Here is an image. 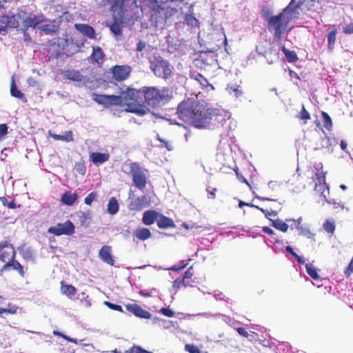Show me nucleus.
I'll return each instance as SVG.
<instances>
[{"mask_svg":"<svg viewBox=\"0 0 353 353\" xmlns=\"http://www.w3.org/2000/svg\"><path fill=\"white\" fill-rule=\"evenodd\" d=\"M176 113L180 119L196 127H205L212 117L210 109L190 98L179 104Z\"/></svg>","mask_w":353,"mask_h":353,"instance_id":"obj_1","label":"nucleus"},{"mask_svg":"<svg viewBox=\"0 0 353 353\" xmlns=\"http://www.w3.org/2000/svg\"><path fill=\"white\" fill-rule=\"evenodd\" d=\"M143 108L148 106L156 108L161 103L168 102L172 97V92L169 88L158 89L155 87L142 88Z\"/></svg>","mask_w":353,"mask_h":353,"instance_id":"obj_2","label":"nucleus"},{"mask_svg":"<svg viewBox=\"0 0 353 353\" xmlns=\"http://www.w3.org/2000/svg\"><path fill=\"white\" fill-rule=\"evenodd\" d=\"M123 105L125 110L129 112L136 113L139 115H143L145 110L143 108V92L142 88L135 89L127 87L124 90L121 91Z\"/></svg>","mask_w":353,"mask_h":353,"instance_id":"obj_3","label":"nucleus"},{"mask_svg":"<svg viewBox=\"0 0 353 353\" xmlns=\"http://www.w3.org/2000/svg\"><path fill=\"white\" fill-rule=\"evenodd\" d=\"M290 5L284 8L277 15L270 17L268 23V28L270 32L273 33L274 37L281 39L284 34L288 32V26L290 21V18L288 17L290 12Z\"/></svg>","mask_w":353,"mask_h":353,"instance_id":"obj_4","label":"nucleus"},{"mask_svg":"<svg viewBox=\"0 0 353 353\" xmlns=\"http://www.w3.org/2000/svg\"><path fill=\"white\" fill-rule=\"evenodd\" d=\"M150 68L158 77L168 79L172 74L169 62L161 57H154L153 61H150Z\"/></svg>","mask_w":353,"mask_h":353,"instance_id":"obj_5","label":"nucleus"},{"mask_svg":"<svg viewBox=\"0 0 353 353\" xmlns=\"http://www.w3.org/2000/svg\"><path fill=\"white\" fill-rule=\"evenodd\" d=\"M130 174L134 185L139 190H143L147 184L145 170L138 163L130 164Z\"/></svg>","mask_w":353,"mask_h":353,"instance_id":"obj_6","label":"nucleus"},{"mask_svg":"<svg viewBox=\"0 0 353 353\" xmlns=\"http://www.w3.org/2000/svg\"><path fill=\"white\" fill-rule=\"evenodd\" d=\"M132 71V67L127 64L115 65L110 68V72L112 74L111 79L114 82L126 81L130 77Z\"/></svg>","mask_w":353,"mask_h":353,"instance_id":"obj_7","label":"nucleus"},{"mask_svg":"<svg viewBox=\"0 0 353 353\" xmlns=\"http://www.w3.org/2000/svg\"><path fill=\"white\" fill-rule=\"evenodd\" d=\"M314 182V191L316 193L319 194L320 196L327 203H330V201L327 200V196L330 194V189L325 182V173L319 171L316 172Z\"/></svg>","mask_w":353,"mask_h":353,"instance_id":"obj_8","label":"nucleus"},{"mask_svg":"<svg viewBox=\"0 0 353 353\" xmlns=\"http://www.w3.org/2000/svg\"><path fill=\"white\" fill-rule=\"evenodd\" d=\"M48 232L55 236L72 235L74 233V225L70 220L63 223H57L48 229Z\"/></svg>","mask_w":353,"mask_h":353,"instance_id":"obj_9","label":"nucleus"},{"mask_svg":"<svg viewBox=\"0 0 353 353\" xmlns=\"http://www.w3.org/2000/svg\"><path fill=\"white\" fill-rule=\"evenodd\" d=\"M16 250L12 243L8 241H0V261L4 264L12 259L16 257Z\"/></svg>","mask_w":353,"mask_h":353,"instance_id":"obj_10","label":"nucleus"},{"mask_svg":"<svg viewBox=\"0 0 353 353\" xmlns=\"http://www.w3.org/2000/svg\"><path fill=\"white\" fill-rule=\"evenodd\" d=\"M194 275L193 267L190 266L185 272L183 277L176 279L173 283L174 288H180L182 287L193 286L194 280L192 279Z\"/></svg>","mask_w":353,"mask_h":353,"instance_id":"obj_11","label":"nucleus"},{"mask_svg":"<svg viewBox=\"0 0 353 353\" xmlns=\"http://www.w3.org/2000/svg\"><path fill=\"white\" fill-rule=\"evenodd\" d=\"M150 203V199L146 195H142L132 199L128 204V208L131 211H140L148 207Z\"/></svg>","mask_w":353,"mask_h":353,"instance_id":"obj_12","label":"nucleus"},{"mask_svg":"<svg viewBox=\"0 0 353 353\" xmlns=\"http://www.w3.org/2000/svg\"><path fill=\"white\" fill-rule=\"evenodd\" d=\"M16 257H12L11 259L8 261L1 268L0 272H4L10 270H14L18 272V274L21 276H25V271L23 270V265L17 260H15Z\"/></svg>","mask_w":353,"mask_h":353,"instance_id":"obj_13","label":"nucleus"},{"mask_svg":"<svg viewBox=\"0 0 353 353\" xmlns=\"http://www.w3.org/2000/svg\"><path fill=\"white\" fill-rule=\"evenodd\" d=\"M125 307L129 312L134 314L137 317L149 319L152 316V314L148 311L143 309L136 303L127 304Z\"/></svg>","mask_w":353,"mask_h":353,"instance_id":"obj_14","label":"nucleus"},{"mask_svg":"<svg viewBox=\"0 0 353 353\" xmlns=\"http://www.w3.org/2000/svg\"><path fill=\"white\" fill-rule=\"evenodd\" d=\"M100 259L110 265H114V260L111 254V247L110 245H103L99 252Z\"/></svg>","mask_w":353,"mask_h":353,"instance_id":"obj_15","label":"nucleus"},{"mask_svg":"<svg viewBox=\"0 0 353 353\" xmlns=\"http://www.w3.org/2000/svg\"><path fill=\"white\" fill-rule=\"evenodd\" d=\"M74 27L78 31L88 38H95V31L92 26L84 23H77L74 25Z\"/></svg>","mask_w":353,"mask_h":353,"instance_id":"obj_16","label":"nucleus"},{"mask_svg":"<svg viewBox=\"0 0 353 353\" xmlns=\"http://www.w3.org/2000/svg\"><path fill=\"white\" fill-rule=\"evenodd\" d=\"M157 224L161 229L174 228L176 226L172 219L161 214H159Z\"/></svg>","mask_w":353,"mask_h":353,"instance_id":"obj_17","label":"nucleus"},{"mask_svg":"<svg viewBox=\"0 0 353 353\" xmlns=\"http://www.w3.org/2000/svg\"><path fill=\"white\" fill-rule=\"evenodd\" d=\"M90 159L94 164L99 165L108 161L110 159V155L108 153L92 152L90 154Z\"/></svg>","mask_w":353,"mask_h":353,"instance_id":"obj_18","label":"nucleus"},{"mask_svg":"<svg viewBox=\"0 0 353 353\" xmlns=\"http://www.w3.org/2000/svg\"><path fill=\"white\" fill-rule=\"evenodd\" d=\"M159 213L154 210H147L143 213L142 221L146 225H150L155 221L157 222Z\"/></svg>","mask_w":353,"mask_h":353,"instance_id":"obj_19","label":"nucleus"},{"mask_svg":"<svg viewBox=\"0 0 353 353\" xmlns=\"http://www.w3.org/2000/svg\"><path fill=\"white\" fill-rule=\"evenodd\" d=\"M43 21V16H35V15H29L23 21L24 27L26 29L28 28H34L37 25L41 23Z\"/></svg>","mask_w":353,"mask_h":353,"instance_id":"obj_20","label":"nucleus"},{"mask_svg":"<svg viewBox=\"0 0 353 353\" xmlns=\"http://www.w3.org/2000/svg\"><path fill=\"white\" fill-rule=\"evenodd\" d=\"M134 235L141 241H145L150 239L152 236L151 232L149 229L145 228H138L134 232Z\"/></svg>","mask_w":353,"mask_h":353,"instance_id":"obj_21","label":"nucleus"},{"mask_svg":"<svg viewBox=\"0 0 353 353\" xmlns=\"http://www.w3.org/2000/svg\"><path fill=\"white\" fill-rule=\"evenodd\" d=\"M61 292L63 294L72 297L77 293V289L72 285L65 284L63 281H61Z\"/></svg>","mask_w":353,"mask_h":353,"instance_id":"obj_22","label":"nucleus"},{"mask_svg":"<svg viewBox=\"0 0 353 353\" xmlns=\"http://www.w3.org/2000/svg\"><path fill=\"white\" fill-rule=\"evenodd\" d=\"M63 75L65 79L74 81H81L83 79L81 72L75 70H65L63 72Z\"/></svg>","mask_w":353,"mask_h":353,"instance_id":"obj_23","label":"nucleus"},{"mask_svg":"<svg viewBox=\"0 0 353 353\" xmlns=\"http://www.w3.org/2000/svg\"><path fill=\"white\" fill-rule=\"evenodd\" d=\"M78 199L77 193H71L70 192H64L61 196V201L67 205H72Z\"/></svg>","mask_w":353,"mask_h":353,"instance_id":"obj_24","label":"nucleus"},{"mask_svg":"<svg viewBox=\"0 0 353 353\" xmlns=\"http://www.w3.org/2000/svg\"><path fill=\"white\" fill-rule=\"evenodd\" d=\"M337 34V29L335 26H333V28L331 31L328 32L327 34V48L330 51H332L334 48V45L336 42Z\"/></svg>","mask_w":353,"mask_h":353,"instance_id":"obj_25","label":"nucleus"},{"mask_svg":"<svg viewBox=\"0 0 353 353\" xmlns=\"http://www.w3.org/2000/svg\"><path fill=\"white\" fill-rule=\"evenodd\" d=\"M50 137H52L55 140L63 141L65 142H71L74 141L73 134L72 131H66L63 135L52 134L50 132H49Z\"/></svg>","mask_w":353,"mask_h":353,"instance_id":"obj_26","label":"nucleus"},{"mask_svg":"<svg viewBox=\"0 0 353 353\" xmlns=\"http://www.w3.org/2000/svg\"><path fill=\"white\" fill-rule=\"evenodd\" d=\"M119 209V205L117 199L115 197H111L108 203V212L111 215H114L118 212Z\"/></svg>","mask_w":353,"mask_h":353,"instance_id":"obj_27","label":"nucleus"},{"mask_svg":"<svg viewBox=\"0 0 353 353\" xmlns=\"http://www.w3.org/2000/svg\"><path fill=\"white\" fill-rule=\"evenodd\" d=\"M92 99L97 103L103 105L105 108H109L108 95L94 93Z\"/></svg>","mask_w":353,"mask_h":353,"instance_id":"obj_28","label":"nucleus"},{"mask_svg":"<svg viewBox=\"0 0 353 353\" xmlns=\"http://www.w3.org/2000/svg\"><path fill=\"white\" fill-rule=\"evenodd\" d=\"M191 77L195 79L196 81H198L203 88H206L208 86H210L212 89H214L212 85L210 84L208 79L205 77H204L201 74L194 73L191 74Z\"/></svg>","mask_w":353,"mask_h":353,"instance_id":"obj_29","label":"nucleus"},{"mask_svg":"<svg viewBox=\"0 0 353 353\" xmlns=\"http://www.w3.org/2000/svg\"><path fill=\"white\" fill-rule=\"evenodd\" d=\"M1 22L4 23L3 28H16L18 26V22L16 21L15 16L8 17L3 15Z\"/></svg>","mask_w":353,"mask_h":353,"instance_id":"obj_30","label":"nucleus"},{"mask_svg":"<svg viewBox=\"0 0 353 353\" xmlns=\"http://www.w3.org/2000/svg\"><path fill=\"white\" fill-rule=\"evenodd\" d=\"M10 94L12 97L21 99L23 102L27 101L24 94L17 88L14 81H12L10 86Z\"/></svg>","mask_w":353,"mask_h":353,"instance_id":"obj_31","label":"nucleus"},{"mask_svg":"<svg viewBox=\"0 0 353 353\" xmlns=\"http://www.w3.org/2000/svg\"><path fill=\"white\" fill-rule=\"evenodd\" d=\"M281 51L284 53L286 59L289 62H296L298 60V57L294 50H289L283 46L281 47Z\"/></svg>","mask_w":353,"mask_h":353,"instance_id":"obj_32","label":"nucleus"},{"mask_svg":"<svg viewBox=\"0 0 353 353\" xmlns=\"http://www.w3.org/2000/svg\"><path fill=\"white\" fill-rule=\"evenodd\" d=\"M109 107L112 105H123L122 93L120 95H108Z\"/></svg>","mask_w":353,"mask_h":353,"instance_id":"obj_33","label":"nucleus"},{"mask_svg":"<svg viewBox=\"0 0 353 353\" xmlns=\"http://www.w3.org/2000/svg\"><path fill=\"white\" fill-rule=\"evenodd\" d=\"M91 57L95 62L99 63L103 59L104 53L100 47H93Z\"/></svg>","mask_w":353,"mask_h":353,"instance_id":"obj_34","label":"nucleus"},{"mask_svg":"<svg viewBox=\"0 0 353 353\" xmlns=\"http://www.w3.org/2000/svg\"><path fill=\"white\" fill-rule=\"evenodd\" d=\"M306 272L314 280H319L320 276L319 275L316 268L311 263L305 264Z\"/></svg>","mask_w":353,"mask_h":353,"instance_id":"obj_35","label":"nucleus"},{"mask_svg":"<svg viewBox=\"0 0 353 353\" xmlns=\"http://www.w3.org/2000/svg\"><path fill=\"white\" fill-rule=\"evenodd\" d=\"M52 334L54 335V336H60L63 339H64L65 340H66L68 342H71L72 343H74V344H79L80 343L81 345H83V346H85L87 345V344H85V343H82V341L83 340H80V341H78L77 339H73V338H70V336H66L58 331H55L54 330Z\"/></svg>","mask_w":353,"mask_h":353,"instance_id":"obj_36","label":"nucleus"},{"mask_svg":"<svg viewBox=\"0 0 353 353\" xmlns=\"http://www.w3.org/2000/svg\"><path fill=\"white\" fill-rule=\"evenodd\" d=\"M272 226L283 232H286L288 230V225L280 219L274 220L272 222Z\"/></svg>","mask_w":353,"mask_h":353,"instance_id":"obj_37","label":"nucleus"},{"mask_svg":"<svg viewBox=\"0 0 353 353\" xmlns=\"http://www.w3.org/2000/svg\"><path fill=\"white\" fill-rule=\"evenodd\" d=\"M321 116H322L323 126L327 130H330L332 128V121L331 117L329 116V114L327 112H325L324 111L321 112Z\"/></svg>","mask_w":353,"mask_h":353,"instance_id":"obj_38","label":"nucleus"},{"mask_svg":"<svg viewBox=\"0 0 353 353\" xmlns=\"http://www.w3.org/2000/svg\"><path fill=\"white\" fill-rule=\"evenodd\" d=\"M297 117L304 121V123H307V121L311 119L310 113L307 111L304 105H302V108Z\"/></svg>","mask_w":353,"mask_h":353,"instance_id":"obj_39","label":"nucleus"},{"mask_svg":"<svg viewBox=\"0 0 353 353\" xmlns=\"http://www.w3.org/2000/svg\"><path fill=\"white\" fill-rule=\"evenodd\" d=\"M323 229L330 234H334L336 226L334 222L333 221H330L329 219L326 220L323 225Z\"/></svg>","mask_w":353,"mask_h":353,"instance_id":"obj_40","label":"nucleus"},{"mask_svg":"<svg viewBox=\"0 0 353 353\" xmlns=\"http://www.w3.org/2000/svg\"><path fill=\"white\" fill-rule=\"evenodd\" d=\"M98 197V193L96 191L90 192L84 199V203L87 205H91L92 202Z\"/></svg>","mask_w":353,"mask_h":353,"instance_id":"obj_41","label":"nucleus"},{"mask_svg":"<svg viewBox=\"0 0 353 353\" xmlns=\"http://www.w3.org/2000/svg\"><path fill=\"white\" fill-rule=\"evenodd\" d=\"M110 29L112 33L115 35H121V26L119 22L114 21L112 24L110 26Z\"/></svg>","mask_w":353,"mask_h":353,"instance_id":"obj_42","label":"nucleus"},{"mask_svg":"<svg viewBox=\"0 0 353 353\" xmlns=\"http://www.w3.org/2000/svg\"><path fill=\"white\" fill-rule=\"evenodd\" d=\"M185 350L189 353H201L199 347L193 344H186Z\"/></svg>","mask_w":353,"mask_h":353,"instance_id":"obj_43","label":"nucleus"},{"mask_svg":"<svg viewBox=\"0 0 353 353\" xmlns=\"http://www.w3.org/2000/svg\"><path fill=\"white\" fill-rule=\"evenodd\" d=\"M104 305H105L107 307H108L110 309L112 310L119 311L120 312H123L122 307L119 305L112 303L109 301H105Z\"/></svg>","mask_w":353,"mask_h":353,"instance_id":"obj_44","label":"nucleus"},{"mask_svg":"<svg viewBox=\"0 0 353 353\" xmlns=\"http://www.w3.org/2000/svg\"><path fill=\"white\" fill-rule=\"evenodd\" d=\"M271 11L269 8L263 7L261 10L262 17L268 23V20L270 18Z\"/></svg>","mask_w":353,"mask_h":353,"instance_id":"obj_45","label":"nucleus"},{"mask_svg":"<svg viewBox=\"0 0 353 353\" xmlns=\"http://www.w3.org/2000/svg\"><path fill=\"white\" fill-rule=\"evenodd\" d=\"M206 191L208 194V199H214L216 198V192H217V189L216 188L208 186Z\"/></svg>","mask_w":353,"mask_h":353,"instance_id":"obj_46","label":"nucleus"},{"mask_svg":"<svg viewBox=\"0 0 353 353\" xmlns=\"http://www.w3.org/2000/svg\"><path fill=\"white\" fill-rule=\"evenodd\" d=\"M158 140L161 143V148H165L168 151H171L172 150L173 148L169 141L163 140L159 137H158Z\"/></svg>","mask_w":353,"mask_h":353,"instance_id":"obj_47","label":"nucleus"},{"mask_svg":"<svg viewBox=\"0 0 353 353\" xmlns=\"http://www.w3.org/2000/svg\"><path fill=\"white\" fill-rule=\"evenodd\" d=\"M235 173H236V177L237 179L242 183H244L245 184H247L249 187H250V183H248V181H247V179L240 173V172L239 171V169L238 168H236L235 169H234Z\"/></svg>","mask_w":353,"mask_h":353,"instance_id":"obj_48","label":"nucleus"},{"mask_svg":"<svg viewBox=\"0 0 353 353\" xmlns=\"http://www.w3.org/2000/svg\"><path fill=\"white\" fill-rule=\"evenodd\" d=\"M21 255L25 260H33L32 252L30 249L23 251Z\"/></svg>","mask_w":353,"mask_h":353,"instance_id":"obj_49","label":"nucleus"},{"mask_svg":"<svg viewBox=\"0 0 353 353\" xmlns=\"http://www.w3.org/2000/svg\"><path fill=\"white\" fill-rule=\"evenodd\" d=\"M160 312L165 316L168 317H173L174 316V312L171 309L168 307H162Z\"/></svg>","mask_w":353,"mask_h":353,"instance_id":"obj_50","label":"nucleus"},{"mask_svg":"<svg viewBox=\"0 0 353 353\" xmlns=\"http://www.w3.org/2000/svg\"><path fill=\"white\" fill-rule=\"evenodd\" d=\"M343 32L345 34H353V23H350L349 24H346L343 28Z\"/></svg>","mask_w":353,"mask_h":353,"instance_id":"obj_51","label":"nucleus"},{"mask_svg":"<svg viewBox=\"0 0 353 353\" xmlns=\"http://www.w3.org/2000/svg\"><path fill=\"white\" fill-rule=\"evenodd\" d=\"M8 125L6 123L0 124V138L2 139L8 134Z\"/></svg>","mask_w":353,"mask_h":353,"instance_id":"obj_52","label":"nucleus"},{"mask_svg":"<svg viewBox=\"0 0 353 353\" xmlns=\"http://www.w3.org/2000/svg\"><path fill=\"white\" fill-rule=\"evenodd\" d=\"M236 331L239 335H241L243 337L248 338L249 336V334L247 332V330L243 327H239L236 328Z\"/></svg>","mask_w":353,"mask_h":353,"instance_id":"obj_53","label":"nucleus"},{"mask_svg":"<svg viewBox=\"0 0 353 353\" xmlns=\"http://www.w3.org/2000/svg\"><path fill=\"white\" fill-rule=\"evenodd\" d=\"M145 48V43L141 40H139L137 45L136 50L138 52H141Z\"/></svg>","mask_w":353,"mask_h":353,"instance_id":"obj_54","label":"nucleus"},{"mask_svg":"<svg viewBox=\"0 0 353 353\" xmlns=\"http://www.w3.org/2000/svg\"><path fill=\"white\" fill-rule=\"evenodd\" d=\"M256 208H258L259 210H260L262 212H263L266 216H268L269 215H273V216L276 215V212L274 211L269 212L268 210H264L258 206H256Z\"/></svg>","mask_w":353,"mask_h":353,"instance_id":"obj_55","label":"nucleus"},{"mask_svg":"<svg viewBox=\"0 0 353 353\" xmlns=\"http://www.w3.org/2000/svg\"><path fill=\"white\" fill-rule=\"evenodd\" d=\"M262 231L269 235H272L274 234V231L270 228L267 226L263 227Z\"/></svg>","mask_w":353,"mask_h":353,"instance_id":"obj_56","label":"nucleus"},{"mask_svg":"<svg viewBox=\"0 0 353 353\" xmlns=\"http://www.w3.org/2000/svg\"><path fill=\"white\" fill-rule=\"evenodd\" d=\"M290 76L292 79L300 80L299 74L292 70L290 71Z\"/></svg>","mask_w":353,"mask_h":353,"instance_id":"obj_57","label":"nucleus"},{"mask_svg":"<svg viewBox=\"0 0 353 353\" xmlns=\"http://www.w3.org/2000/svg\"><path fill=\"white\" fill-rule=\"evenodd\" d=\"M187 265H188V263H186L179 267L173 266V267L170 268V270L177 272V271H179V270L183 269L185 267H186Z\"/></svg>","mask_w":353,"mask_h":353,"instance_id":"obj_58","label":"nucleus"},{"mask_svg":"<svg viewBox=\"0 0 353 353\" xmlns=\"http://www.w3.org/2000/svg\"><path fill=\"white\" fill-rule=\"evenodd\" d=\"M139 294L141 296H146V297H150L152 296V292H148L145 290H140L139 292Z\"/></svg>","mask_w":353,"mask_h":353,"instance_id":"obj_59","label":"nucleus"},{"mask_svg":"<svg viewBox=\"0 0 353 353\" xmlns=\"http://www.w3.org/2000/svg\"><path fill=\"white\" fill-rule=\"evenodd\" d=\"M188 20L190 21L189 23L192 26L195 25L198 22L197 19L192 15H190V19H188Z\"/></svg>","mask_w":353,"mask_h":353,"instance_id":"obj_60","label":"nucleus"},{"mask_svg":"<svg viewBox=\"0 0 353 353\" xmlns=\"http://www.w3.org/2000/svg\"><path fill=\"white\" fill-rule=\"evenodd\" d=\"M294 257L296 259V261L299 264H303L305 263L304 259L302 256L298 255L297 254H296Z\"/></svg>","mask_w":353,"mask_h":353,"instance_id":"obj_61","label":"nucleus"},{"mask_svg":"<svg viewBox=\"0 0 353 353\" xmlns=\"http://www.w3.org/2000/svg\"><path fill=\"white\" fill-rule=\"evenodd\" d=\"M17 310V307L13 306L11 308H7V313L14 314L16 313Z\"/></svg>","mask_w":353,"mask_h":353,"instance_id":"obj_62","label":"nucleus"},{"mask_svg":"<svg viewBox=\"0 0 353 353\" xmlns=\"http://www.w3.org/2000/svg\"><path fill=\"white\" fill-rule=\"evenodd\" d=\"M285 250L288 253L291 254L293 256H294L296 254L291 246H287Z\"/></svg>","mask_w":353,"mask_h":353,"instance_id":"obj_63","label":"nucleus"},{"mask_svg":"<svg viewBox=\"0 0 353 353\" xmlns=\"http://www.w3.org/2000/svg\"><path fill=\"white\" fill-rule=\"evenodd\" d=\"M7 207L10 209H14L17 208V205H16L14 201L12 200L8 203V204L7 205Z\"/></svg>","mask_w":353,"mask_h":353,"instance_id":"obj_64","label":"nucleus"}]
</instances>
